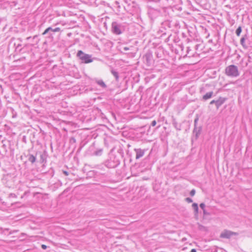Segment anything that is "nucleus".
Instances as JSON below:
<instances>
[{
  "instance_id": "nucleus-1",
  "label": "nucleus",
  "mask_w": 252,
  "mask_h": 252,
  "mask_svg": "<svg viewBox=\"0 0 252 252\" xmlns=\"http://www.w3.org/2000/svg\"><path fill=\"white\" fill-rule=\"evenodd\" d=\"M225 73L227 75L232 77H237L239 75V71L236 66L231 65L225 69Z\"/></svg>"
},
{
  "instance_id": "nucleus-2",
  "label": "nucleus",
  "mask_w": 252,
  "mask_h": 252,
  "mask_svg": "<svg viewBox=\"0 0 252 252\" xmlns=\"http://www.w3.org/2000/svg\"><path fill=\"white\" fill-rule=\"evenodd\" d=\"M77 56L85 63H89L93 62L91 55L84 53L81 50L78 51Z\"/></svg>"
},
{
  "instance_id": "nucleus-3",
  "label": "nucleus",
  "mask_w": 252,
  "mask_h": 252,
  "mask_svg": "<svg viewBox=\"0 0 252 252\" xmlns=\"http://www.w3.org/2000/svg\"><path fill=\"white\" fill-rule=\"evenodd\" d=\"M235 234V233L228 231L224 230L220 234V237L223 238H229L232 235Z\"/></svg>"
},
{
  "instance_id": "nucleus-4",
  "label": "nucleus",
  "mask_w": 252,
  "mask_h": 252,
  "mask_svg": "<svg viewBox=\"0 0 252 252\" xmlns=\"http://www.w3.org/2000/svg\"><path fill=\"white\" fill-rule=\"evenodd\" d=\"M112 30L113 32L116 34H120L121 33V31L119 27L116 23H113Z\"/></svg>"
},
{
  "instance_id": "nucleus-5",
  "label": "nucleus",
  "mask_w": 252,
  "mask_h": 252,
  "mask_svg": "<svg viewBox=\"0 0 252 252\" xmlns=\"http://www.w3.org/2000/svg\"><path fill=\"white\" fill-rule=\"evenodd\" d=\"M212 95H213V92H209V93H207L204 95H203V98L204 100H207L208 99L212 97Z\"/></svg>"
},
{
  "instance_id": "nucleus-6",
  "label": "nucleus",
  "mask_w": 252,
  "mask_h": 252,
  "mask_svg": "<svg viewBox=\"0 0 252 252\" xmlns=\"http://www.w3.org/2000/svg\"><path fill=\"white\" fill-rule=\"evenodd\" d=\"M241 32H242L241 27H239L236 31V33L237 35L238 36H240Z\"/></svg>"
},
{
  "instance_id": "nucleus-7",
  "label": "nucleus",
  "mask_w": 252,
  "mask_h": 252,
  "mask_svg": "<svg viewBox=\"0 0 252 252\" xmlns=\"http://www.w3.org/2000/svg\"><path fill=\"white\" fill-rule=\"evenodd\" d=\"M29 159L31 162L33 163L35 161V158L33 155H31L29 158Z\"/></svg>"
},
{
  "instance_id": "nucleus-8",
  "label": "nucleus",
  "mask_w": 252,
  "mask_h": 252,
  "mask_svg": "<svg viewBox=\"0 0 252 252\" xmlns=\"http://www.w3.org/2000/svg\"><path fill=\"white\" fill-rule=\"evenodd\" d=\"M97 82L101 86H102L103 87H106L105 84L102 80H99Z\"/></svg>"
},
{
  "instance_id": "nucleus-9",
  "label": "nucleus",
  "mask_w": 252,
  "mask_h": 252,
  "mask_svg": "<svg viewBox=\"0 0 252 252\" xmlns=\"http://www.w3.org/2000/svg\"><path fill=\"white\" fill-rule=\"evenodd\" d=\"M223 103V100H217L216 101V104H217L218 107H219Z\"/></svg>"
},
{
  "instance_id": "nucleus-10",
  "label": "nucleus",
  "mask_w": 252,
  "mask_h": 252,
  "mask_svg": "<svg viewBox=\"0 0 252 252\" xmlns=\"http://www.w3.org/2000/svg\"><path fill=\"white\" fill-rule=\"evenodd\" d=\"M52 29L51 27H49L48 28H47L45 31L44 32L42 33V34L43 35H44L45 34H46L50 30H51Z\"/></svg>"
},
{
  "instance_id": "nucleus-11",
  "label": "nucleus",
  "mask_w": 252,
  "mask_h": 252,
  "mask_svg": "<svg viewBox=\"0 0 252 252\" xmlns=\"http://www.w3.org/2000/svg\"><path fill=\"white\" fill-rule=\"evenodd\" d=\"M112 73L114 75V76L116 78V79H118L119 78L118 73L114 71H112Z\"/></svg>"
},
{
  "instance_id": "nucleus-12",
  "label": "nucleus",
  "mask_w": 252,
  "mask_h": 252,
  "mask_svg": "<svg viewBox=\"0 0 252 252\" xmlns=\"http://www.w3.org/2000/svg\"><path fill=\"white\" fill-rule=\"evenodd\" d=\"M61 31V29L60 28H56L52 30V31L54 32H58Z\"/></svg>"
},
{
  "instance_id": "nucleus-13",
  "label": "nucleus",
  "mask_w": 252,
  "mask_h": 252,
  "mask_svg": "<svg viewBox=\"0 0 252 252\" xmlns=\"http://www.w3.org/2000/svg\"><path fill=\"white\" fill-rule=\"evenodd\" d=\"M195 193V190L194 189L191 190V191L190 192V194L192 196H194Z\"/></svg>"
},
{
  "instance_id": "nucleus-14",
  "label": "nucleus",
  "mask_w": 252,
  "mask_h": 252,
  "mask_svg": "<svg viewBox=\"0 0 252 252\" xmlns=\"http://www.w3.org/2000/svg\"><path fill=\"white\" fill-rule=\"evenodd\" d=\"M192 206L193 207L194 209L197 211L198 210V206L195 203L193 204Z\"/></svg>"
},
{
  "instance_id": "nucleus-15",
  "label": "nucleus",
  "mask_w": 252,
  "mask_h": 252,
  "mask_svg": "<svg viewBox=\"0 0 252 252\" xmlns=\"http://www.w3.org/2000/svg\"><path fill=\"white\" fill-rule=\"evenodd\" d=\"M157 124V122L155 120L153 121L152 122V126H154L156 125Z\"/></svg>"
},
{
  "instance_id": "nucleus-16",
  "label": "nucleus",
  "mask_w": 252,
  "mask_h": 252,
  "mask_svg": "<svg viewBox=\"0 0 252 252\" xmlns=\"http://www.w3.org/2000/svg\"><path fill=\"white\" fill-rule=\"evenodd\" d=\"M186 200L189 203H190L192 201V199L189 198H187Z\"/></svg>"
},
{
  "instance_id": "nucleus-17",
  "label": "nucleus",
  "mask_w": 252,
  "mask_h": 252,
  "mask_svg": "<svg viewBox=\"0 0 252 252\" xmlns=\"http://www.w3.org/2000/svg\"><path fill=\"white\" fill-rule=\"evenodd\" d=\"M41 248L45 250V249H46L47 248V246L43 244V245H41Z\"/></svg>"
},
{
  "instance_id": "nucleus-18",
  "label": "nucleus",
  "mask_w": 252,
  "mask_h": 252,
  "mask_svg": "<svg viewBox=\"0 0 252 252\" xmlns=\"http://www.w3.org/2000/svg\"><path fill=\"white\" fill-rule=\"evenodd\" d=\"M200 207H201L202 209H203L204 208V207H205V205H204V204H203V203H201V204L200 205Z\"/></svg>"
},
{
  "instance_id": "nucleus-19",
  "label": "nucleus",
  "mask_w": 252,
  "mask_h": 252,
  "mask_svg": "<svg viewBox=\"0 0 252 252\" xmlns=\"http://www.w3.org/2000/svg\"><path fill=\"white\" fill-rule=\"evenodd\" d=\"M216 101H215V100H212V101H211L210 102V104L216 103Z\"/></svg>"
},
{
  "instance_id": "nucleus-20",
  "label": "nucleus",
  "mask_w": 252,
  "mask_h": 252,
  "mask_svg": "<svg viewBox=\"0 0 252 252\" xmlns=\"http://www.w3.org/2000/svg\"><path fill=\"white\" fill-rule=\"evenodd\" d=\"M63 173L66 175L67 176L68 175V173L66 171H63Z\"/></svg>"
},
{
  "instance_id": "nucleus-21",
  "label": "nucleus",
  "mask_w": 252,
  "mask_h": 252,
  "mask_svg": "<svg viewBox=\"0 0 252 252\" xmlns=\"http://www.w3.org/2000/svg\"><path fill=\"white\" fill-rule=\"evenodd\" d=\"M190 252H196V251L195 249H193L191 250Z\"/></svg>"
},
{
  "instance_id": "nucleus-22",
  "label": "nucleus",
  "mask_w": 252,
  "mask_h": 252,
  "mask_svg": "<svg viewBox=\"0 0 252 252\" xmlns=\"http://www.w3.org/2000/svg\"><path fill=\"white\" fill-rule=\"evenodd\" d=\"M124 49L125 50L127 51V50H128L129 49V48L128 47H126L124 48Z\"/></svg>"
}]
</instances>
